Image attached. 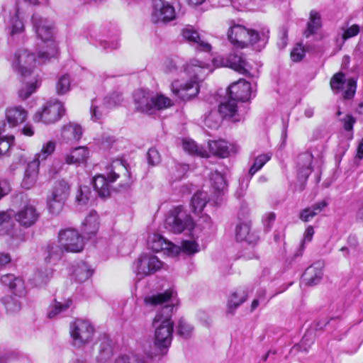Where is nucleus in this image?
I'll use <instances>...</instances> for the list:
<instances>
[{
  "label": "nucleus",
  "instance_id": "1",
  "mask_svg": "<svg viewBox=\"0 0 363 363\" xmlns=\"http://www.w3.org/2000/svg\"><path fill=\"white\" fill-rule=\"evenodd\" d=\"M167 74H177L179 78L171 84V90L174 96L186 101L196 96L199 91V82L207 74L208 65L194 59L187 62L183 68H179L177 63L167 60L164 63Z\"/></svg>",
  "mask_w": 363,
  "mask_h": 363
},
{
  "label": "nucleus",
  "instance_id": "2",
  "mask_svg": "<svg viewBox=\"0 0 363 363\" xmlns=\"http://www.w3.org/2000/svg\"><path fill=\"white\" fill-rule=\"evenodd\" d=\"M174 296L173 290H167L164 293L147 296L145 298L147 305L156 306L164 305L158 311L152 320L155 329L154 343L157 349L168 347L172 342L174 322L172 320L174 304L172 298Z\"/></svg>",
  "mask_w": 363,
  "mask_h": 363
},
{
  "label": "nucleus",
  "instance_id": "3",
  "mask_svg": "<svg viewBox=\"0 0 363 363\" xmlns=\"http://www.w3.org/2000/svg\"><path fill=\"white\" fill-rule=\"evenodd\" d=\"M38 57L37 60L35 55L30 50L20 48L10 58L13 71L24 78V85L18 93L22 99H28L40 84V79L36 70L37 64L44 63L52 57L46 52L39 51Z\"/></svg>",
  "mask_w": 363,
  "mask_h": 363
},
{
  "label": "nucleus",
  "instance_id": "4",
  "mask_svg": "<svg viewBox=\"0 0 363 363\" xmlns=\"http://www.w3.org/2000/svg\"><path fill=\"white\" fill-rule=\"evenodd\" d=\"M118 181L122 187L128 186L132 182L130 173L125 164L119 160L113 162L106 169V176L99 174L93 179L94 187L99 196L108 197L111 193V184Z\"/></svg>",
  "mask_w": 363,
  "mask_h": 363
},
{
  "label": "nucleus",
  "instance_id": "5",
  "mask_svg": "<svg viewBox=\"0 0 363 363\" xmlns=\"http://www.w3.org/2000/svg\"><path fill=\"white\" fill-rule=\"evenodd\" d=\"M84 246L83 237L77 230H62L58 234V243L52 242L48 245V256L45 259L50 262L59 260L65 252H79L83 250Z\"/></svg>",
  "mask_w": 363,
  "mask_h": 363
},
{
  "label": "nucleus",
  "instance_id": "6",
  "mask_svg": "<svg viewBox=\"0 0 363 363\" xmlns=\"http://www.w3.org/2000/svg\"><path fill=\"white\" fill-rule=\"evenodd\" d=\"M32 23L35 32L43 43L46 44L48 55L55 57L57 53L56 43L53 40L54 26L51 21L35 13L32 16Z\"/></svg>",
  "mask_w": 363,
  "mask_h": 363
},
{
  "label": "nucleus",
  "instance_id": "7",
  "mask_svg": "<svg viewBox=\"0 0 363 363\" xmlns=\"http://www.w3.org/2000/svg\"><path fill=\"white\" fill-rule=\"evenodd\" d=\"M228 36L229 40L234 45L243 48L250 45H255L259 42H266V36L259 34L251 29H248L242 25H234L228 30Z\"/></svg>",
  "mask_w": 363,
  "mask_h": 363
},
{
  "label": "nucleus",
  "instance_id": "8",
  "mask_svg": "<svg viewBox=\"0 0 363 363\" xmlns=\"http://www.w3.org/2000/svg\"><path fill=\"white\" fill-rule=\"evenodd\" d=\"M194 226L191 217L182 206H177L169 211L164 222L165 228L174 233L191 230Z\"/></svg>",
  "mask_w": 363,
  "mask_h": 363
},
{
  "label": "nucleus",
  "instance_id": "9",
  "mask_svg": "<svg viewBox=\"0 0 363 363\" xmlns=\"http://www.w3.org/2000/svg\"><path fill=\"white\" fill-rule=\"evenodd\" d=\"M69 333L73 345L80 347L92 340L94 329L89 321L77 319L70 324Z\"/></svg>",
  "mask_w": 363,
  "mask_h": 363
},
{
  "label": "nucleus",
  "instance_id": "10",
  "mask_svg": "<svg viewBox=\"0 0 363 363\" xmlns=\"http://www.w3.org/2000/svg\"><path fill=\"white\" fill-rule=\"evenodd\" d=\"M65 113L63 104L58 101H48L41 111H38L33 116V121L50 124L57 121Z\"/></svg>",
  "mask_w": 363,
  "mask_h": 363
},
{
  "label": "nucleus",
  "instance_id": "11",
  "mask_svg": "<svg viewBox=\"0 0 363 363\" xmlns=\"http://www.w3.org/2000/svg\"><path fill=\"white\" fill-rule=\"evenodd\" d=\"M162 266L163 263L156 256L143 254L135 262L133 269L136 274L142 278L155 273Z\"/></svg>",
  "mask_w": 363,
  "mask_h": 363
},
{
  "label": "nucleus",
  "instance_id": "12",
  "mask_svg": "<svg viewBox=\"0 0 363 363\" xmlns=\"http://www.w3.org/2000/svg\"><path fill=\"white\" fill-rule=\"evenodd\" d=\"M151 21L153 23L168 22L175 18L174 7L165 0H152Z\"/></svg>",
  "mask_w": 363,
  "mask_h": 363
},
{
  "label": "nucleus",
  "instance_id": "13",
  "mask_svg": "<svg viewBox=\"0 0 363 363\" xmlns=\"http://www.w3.org/2000/svg\"><path fill=\"white\" fill-rule=\"evenodd\" d=\"M206 148L208 152V157L215 155L222 158L237 153L240 149L238 145L228 143L224 140H209Z\"/></svg>",
  "mask_w": 363,
  "mask_h": 363
},
{
  "label": "nucleus",
  "instance_id": "14",
  "mask_svg": "<svg viewBox=\"0 0 363 363\" xmlns=\"http://www.w3.org/2000/svg\"><path fill=\"white\" fill-rule=\"evenodd\" d=\"M148 247L155 252L164 251L169 256L174 257L180 252V247L167 241L159 234H152L147 240Z\"/></svg>",
  "mask_w": 363,
  "mask_h": 363
},
{
  "label": "nucleus",
  "instance_id": "15",
  "mask_svg": "<svg viewBox=\"0 0 363 363\" xmlns=\"http://www.w3.org/2000/svg\"><path fill=\"white\" fill-rule=\"evenodd\" d=\"M330 86L333 91L336 93L346 87L343 97L345 99H351L355 94L357 82L354 79H349L346 81L345 74L342 72H338L332 77Z\"/></svg>",
  "mask_w": 363,
  "mask_h": 363
},
{
  "label": "nucleus",
  "instance_id": "16",
  "mask_svg": "<svg viewBox=\"0 0 363 363\" xmlns=\"http://www.w3.org/2000/svg\"><path fill=\"white\" fill-rule=\"evenodd\" d=\"M133 101L137 111L153 113V92L145 89L136 90L133 94Z\"/></svg>",
  "mask_w": 363,
  "mask_h": 363
},
{
  "label": "nucleus",
  "instance_id": "17",
  "mask_svg": "<svg viewBox=\"0 0 363 363\" xmlns=\"http://www.w3.org/2000/svg\"><path fill=\"white\" fill-rule=\"evenodd\" d=\"M222 65L230 67L242 74H248L251 69V65L242 52L230 53L225 59L223 60Z\"/></svg>",
  "mask_w": 363,
  "mask_h": 363
},
{
  "label": "nucleus",
  "instance_id": "18",
  "mask_svg": "<svg viewBox=\"0 0 363 363\" xmlns=\"http://www.w3.org/2000/svg\"><path fill=\"white\" fill-rule=\"evenodd\" d=\"M13 216L20 225L28 228L35 223L38 219L39 213L34 206L26 204L21 207Z\"/></svg>",
  "mask_w": 363,
  "mask_h": 363
},
{
  "label": "nucleus",
  "instance_id": "19",
  "mask_svg": "<svg viewBox=\"0 0 363 363\" xmlns=\"http://www.w3.org/2000/svg\"><path fill=\"white\" fill-rule=\"evenodd\" d=\"M229 97L237 101H246L250 99L252 89L249 82L239 79L228 87Z\"/></svg>",
  "mask_w": 363,
  "mask_h": 363
},
{
  "label": "nucleus",
  "instance_id": "20",
  "mask_svg": "<svg viewBox=\"0 0 363 363\" xmlns=\"http://www.w3.org/2000/svg\"><path fill=\"white\" fill-rule=\"evenodd\" d=\"M182 35L185 40L196 45L197 49L204 52L211 51V45L201 37L194 27L188 26L184 28Z\"/></svg>",
  "mask_w": 363,
  "mask_h": 363
},
{
  "label": "nucleus",
  "instance_id": "21",
  "mask_svg": "<svg viewBox=\"0 0 363 363\" xmlns=\"http://www.w3.org/2000/svg\"><path fill=\"white\" fill-rule=\"evenodd\" d=\"M5 118L11 128L24 123L28 118V111L21 106H12L6 108Z\"/></svg>",
  "mask_w": 363,
  "mask_h": 363
},
{
  "label": "nucleus",
  "instance_id": "22",
  "mask_svg": "<svg viewBox=\"0 0 363 363\" xmlns=\"http://www.w3.org/2000/svg\"><path fill=\"white\" fill-rule=\"evenodd\" d=\"M89 157V150L85 146H79L72 149L65 156V161L68 164L79 165L86 162Z\"/></svg>",
  "mask_w": 363,
  "mask_h": 363
},
{
  "label": "nucleus",
  "instance_id": "23",
  "mask_svg": "<svg viewBox=\"0 0 363 363\" xmlns=\"http://www.w3.org/2000/svg\"><path fill=\"white\" fill-rule=\"evenodd\" d=\"M83 134V130L80 125L74 123H69L65 125L62 129V138L66 142L79 141Z\"/></svg>",
  "mask_w": 363,
  "mask_h": 363
},
{
  "label": "nucleus",
  "instance_id": "24",
  "mask_svg": "<svg viewBox=\"0 0 363 363\" xmlns=\"http://www.w3.org/2000/svg\"><path fill=\"white\" fill-rule=\"evenodd\" d=\"M39 166L37 161H31L28 163L21 184L24 189H29L35 184L38 176Z\"/></svg>",
  "mask_w": 363,
  "mask_h": 363
},
{
  "label": "nucleus",
  "instance_id": "25",
  "mask_svg": "<svg viewBox=\"0 0 363 363\" xmlns=\"http://www.w3.org/2000/svg\"><path fill=\"white\" fill-rule=\"evenodd\" d=\"M323 277V265L316 263L309 267L303 274V281L306 285L313 286L318 284Z\"/></svg>",
  "mask_w": 363,
  "mask_h": 363
},
{
  "label": "nucleus",
  "instance_id": "26",
  "mask_svg": "<svg viewBox=\"0 0 363 363\" xmlns=\"http://www.w3.org/2000/svg\"><path fill=\"white\" fill-rule=\"evenodd\" d=\"M99 228V216L96 211H92L82 223V231L88 238L94 235Z\"/></svg>",
  "mask_w": 363,
  "mask_h": 363
},
{
  "label": "nucleus",
  "instance_id": "27",
  "mask_svg": "<svg viewBox=\"0 0 363 363\" xmlns=\"http://www.w3.org/2000/svg\"><path fill=\"white\" fill-rule=\"evenodd\" d=\"M2 284L8 286L16 294L21 296L25 293V285L23 281L13 274H6L1 279Z\"/></svg>",
  "mask_w": 363,
  "mask_h": 363
},
{
  "label": "nucleus",
  "instance_id": "28",
  "mask_svg": "<svg viewBox=\"0 0 363 363\" xmlns=\"http://www.w3.org/2000/svg\"><path fill=\"white\" fill-rule=\"evenodd\" d=\"M313 156L309 152L301 154L298 157V177L306 179L312 172Z\"/></svg>",
  "mask_w": 363,
  "mask_h": 363
},
{
  "label": "nucleus",
  "instance_id": "29",
  "mask_svg": "<svg viewBox=\"0 0 363 363\" xmlns=\"http://www.w3.org/2000/svg\"><path fill=\"white\" fill-rule=\"evenodd\" d=\"M219 113L223 118H234V121H239L238 116V106L236 101L232 98L225 99L218 107Z\"/></svg>",
  "mask_w": 363,
  "mask_h": 363
},
{
  "label": "nucleus",
  "instance_id": "30",
  "mask_svg": "<svg viewBox=\"0 0 363 363\" xmlns=\"http://www.w3.org/2000/svg\"><path fill=\"white\" fill-rule=\"evenodd\" d=\"M70 194V185L65 179L56 181L48 195L67 201Z\"/></svg>",
  "mask_w": 363,
  "mask_h": 363
},
{
  "label": "nucleus",
  "instance_id": "31",
  "mask_svg": "<svg viewBox=\"0 0 363 363\" xmlns=\"http://www.w3.org/2000/svg\"><path fill=\"white\" fill-rule=\"evenodd\" d=\"M72 304V300L69 298L63 301L55 300L48 308L47 316L54 318L57 315L66 311Z\"/></svg>",
  "mask_w": 363,
  "mask_h": 363
},
{
  "label": "nucleus",
  "instance_id": "32",
  "mask_svg": "<svg viewBox=\"0 0 363 363\" xmlns=\"http://www.w3.org/2000/svg\"><path fill=\"white\" fill-rule=\"evenodd\" d=\"M248 296V291L244 289H239L234 291L230 296L228 307L230 313L234 311L244 303Z\"/></svg>",
  "mask_w": 363,
  "mask_h": 363
},
{
  "label": "nucleus",
  "instance_id": "33",
  "mask_svg": "<svg viewBox=\"0 0 363 363\" xmlns=\"http://www.w3.org/2000/svg\"><path fill=\"white\" fill-rule=\"evenodd\" d=\"M182 147L185 152L191 155H196L201 157H208L207 149L203 146L198 145L191 139H184Z\"/></svg>",
  "mask_w": 363,
  "mask_h": 363
},
{
  "label": "nucleus",
  "instance_id": "34",
  "mask_svg": "<svg viewBox=\"0 0 363 363\" xmlns=\"http://www.w3.org/2000/svg\"><path fill=\"white\" fill-rule=\"evenodd\" d=\"M109 111V108H107L104 99H95L92 101L91 106V117L93 121H99Z\"/></svg>",
  "mask_w": 363,
  "mask_h": 363
},
{
  "label": "nucleus",
  "instance_id": "35",
  "mask_svg": "<svg viewBox=\"0 0 363 363\" xmlns=\"http://www.w3.org/2000/svg\"><path fill=\"white\" fill-rule=\"evenodd\" d=\"M92 273L91 267L86 262H82L74 267L72 275L76 281L84 282L91 277Z\"/></svg>",
  "mask_w": 363,
  "mask_h": 363
},
{
  "label": "nucleus",
  "instance_id": "36",
  "mask_svg": "<svg viewBox=\"0 0 363 363\" xmlns=\"http://www.w3.org/2000/svg\"><path fill=\"white\" fill-rule=\"evenodd\" d=\"M113 347L108 340H104L99 345V354L96 356L98 363H106L113 356Z\"/></svg>",
  "mask_w": 363,
  "mask_h": 363
},
{
  "label": "nucleus",
  "instance_id": "37",
  "mask_svg": "<svg viewBox=\"0 0 363 363\" xmlns=\"http://www.w3.org/2000/svg\"><path fill=\"white\" fill-rule=\"evenodd\" d=\"M56 143L53 140H49L43 143L41 150L36 153L33 161H37L40 165L41 162L46 160L54 152Z\"/></svg>",
  "mask_w": 363,
  "mask_h": 363
},
{
  "label": "nucleus",
  "instance_id": "38",
  "mask_svg": "<svg viewBox=\"0 0 363 363\" xmlns=\"http://www.w3.org/2000/svg\"><path fill=\"white\" fill-rule=\"evenodd\" d=\"M208 201V195L204 191H198L193 196L191 206L193 211L199 213L202 211Z\"/></svg>",
  "mask_w": 363,
  "mask_h": 363
},
{
  "label": "nucleus",
  "instance_id": "39",
  "mask_svg": "<svg viewBox=\"0 0 363 363\" xmlns=\"http://www.w3.org/2000/svg\"><path fill=\"white\" fill-rule=\"evenodd\" d=\"M321 26V18L320 14L315 11L310 13L309 21L307 23V28L304 32L306 37H309L318 30Z\"/></svg>",
  "mask_w": 363,
  "mask_h": 363
},
{
  "label": "nucleus",
  "instance_id": "40",
  "mask_svg": "<svg viewBox=\"0 0 363 363\" xmlns=\"http://www.w3.org/2000/svg\"><path fill=\"white\" fill-rule=\"evenodd\" d=\"M173 105L172 101L162 94L153 92V113L155 111H160L171 107Z\"/></svg>",
  "mask_w": 363,
  "mask_h": 363
},
{
  "label": "nucleus",
  "instance_id": "41",
  "mask_svg": "<svg viewBox=\"0 0 363 363\" xmlns=\"http://www.w3.org/2000/svg\"><path fill=\"white\" fill-rule=\"evenodd\" d=\"M210 179L211 182L212 187L218 194L223 193L227 187L225 179L223 174L220 172L215 171L211 173Z\"/></svg>",
  "mask_w": 363,
  "mask_h": 363
},
{
  "label": "nucleus",
  "instance_id": "42",
  "mask_svg": "<svg viewBox=\"0 0 363 363\" xmlns=\"http://www.w3.org/2000/svg\"><path fill=\"white\" fill-rule=\"evenodd\" d=\"M52 276V270L50 268L45 267L38 270L33 277L36 286H40L46 284Z\"/></svg>",
  "mask_w": 363,
  "mask_h": 363
},
{
  "label": "nucleus",
  "instance_id": "43",
  "mask_svg": "<svg viewBox=\"0 0 363 363\" xmlns=\"http://www.w3.org/2000/svg\"><path fill=\"white\" fill-rule=\"evenodd\" d=\"M65 202L66 201L48 195V208L49 212L53 215H58L62 211Z\"/></svg>",
  "mask_w": 363,
  "mask_h": 363
},
{
  "label": "nucleus",
  "instance_id": "44",
  "mask_svg": "<svg viewBox=\"0 0 363 363\" xmlns=\"http://www.w3.org/2000/svg\"><path fill=\"white\" fill-rule=\"evenodd\" d=\"M71 89V78L68 74L61 76L56 83V91L59 95H63Z\"/></svg>",
  "mask_w": 363,
  "mask_h": 363
},
{
  "label": "nucleus",
  "instance_id": "45",
  "mask_svg": "<svg viewBox=\"0 0 363 363\" xmlns=\"http://www.w3.org/2000/svg\"><path fill=\"white\" fill-rule=\"evenodd\" d=\"M6 125L3 124L2 127H0V133L5 130ZM14 141V137L13 135L9 136H1L0 135V156L5 155L10 150L13 143Z\"/></svg>",
  "mask_w": 363,
  "mask_h": 363
},
{
  "label": "nucleus",
  "instance_id": "46",
  "mask_svg": "<svg viewBox=\"0 0 363 363\" xmlns=\"http://www.w3.org/2000/svg\"><path fill=\"white\" fill-rule=\"evenodd\" d=\"M7 313H14L21 310V305L16 296H7L3 298Z\"/></svg>",
  "mask_w": 363,
  "mask_h": 363
},
{
  "label": "nucleus",
  "instance_id": "47",
  "mask_svg": "<svg viewBox=\"0 0 363 363\" xmlns=\"http://www.w3.org/2000/svg\"><path fill=\"white\" fill-rule=\"evenodd\" d=\"M114 363H147V359L138 354L130 353L118 357Z\"/></svg>",
  "mask_w": 363,
  "mask_h": 363
},
{
  "label": "nucleus",
  "instance_id": "48",
  "mask_svg": "<svg viewBox=\"0 0 363 363\" xmlns=\"http://www.w3.org/2000/svg\"><path fill=\"white\" fill-rule=\"evenodd\" d=\"M272 157L271 153L262 154L257 156L249 170V173L252 176L259 170Z\"/></svg>",
  "mask_w": 363,
  "mask_h": 363
},
{
  "label": "nucleus",
  "instance_id": "49",
  "mask_svg": "<svg viewBox=\"0 0 363 363\" xmlns=\"http://www.w3.org/2000/svg\"><path fill=\"white\" fill-rule=\"evenodd\" d=\"M235 236L238 240L250 242V226L247 223H240L235 228Z\"/></svg>",
  "mask_w": 363,
  "mask_h": 363
},
{
  "label": "nucleus",
  "instance_id": "50",
  "mask_svg": "<svg viewBox=\"0 0 363 363\" xmlns=\"http://www.w3.org/2000/svg\"><path fill=\"white\" fill-rule=\"evenodd\" d=\"M12 215L11 211L0 213V233H6L12 227Z\"/></svg>",
  "mask_w": 363,
  "mask_h": 363
},
{
  "label": "nucleus",
  "instance_id": "51",
  "mask_svg": "<svg viewBox=\"0 0 363 363\" xmlns=\"http://www.w3.org/2000/svg\"><path fill=\"white\" fill-rule=\"evenodd\" d=\"M24 30V25L20 20L18 16V11H16V15L11 19V26L9 27V32L11 35L21 33Z\"/></svg>",
  "mask_w": 363,
  "mask_h": 363
},
{
  "label": "nucleus",
  "instance_id": "52",
  "mask_svg": "<svg viewBox=\"0 0 363 363\" xmlns=\"http://www.w3.org/2000/svg\"><path fill=\"white\" fill-rule=\"evenodd\" d=\"M104 101L107 106V108L111 110L118 106L122 103L123 98L121 94L118 93H113L109 96L106 97Z\"/></svg>",
  "mask_w": 363,
  "mask_h": 363
},
{
  "label": "nucleus",
  "instance_id": "53",
  "mask_svg": "<svg viewBox=\"0 0 363 363\" xmlns=\"http://www.w3.org/2000/svg\"><path fill=\"white\" fill-rule=\"evenodd\" d=\"M180 247V251L182 250L185 253L191 255L199 251V244L194 240H185L182 242V247Z\"/></svg>",
  "mask_w": 363,
  "mask_h": 363
},
{
  "label": "nucleus",
  "instance_id": "54",
  "mask_svg": "<svg viewBox=\"0 0 363 363\" xmlns=\"http://www.w3.org/2000/svg\"><path fill=\"white\" fill-rule=\"evenodd\" d=\"M341 29L342 30V38L344 40L357 35L360 30L359 26L357 24H353L350 26L342 27Z\"/></svg>",
  "mask_w": 363,
  "mask_h": 363
},
{
  "label": "nucleus",
  "instance_id": "55",
  "mask_svg": "<svg viewBox=\"0 0 363 363\" xmlns=\"http://www.w3.org/2000/svg\"><path fill=\"white\" fill-rule=\"evenodd\" d=\"M193 332V328L184 320H180L178 325V333L184 338L189 337Z\"/></svg>",
  "mask_w": 363,
  "mask_h": 363
},
{
  "label": "nucleus",
  "instance_id": "56",
  "mask_svg": "<svg viewBox=\"0 0 363 363\" xmlns=\"http://www.w3.org/2000/svg\"><path fill=\"white\" fill-rule=\"evenodd\" d=\"M149 164L155 166L160 163L161 157L158 150L155 148H150L147 154Z\"/></svg>",
  "mask_w": 363,
  "mask_h": 363
},
{
  "label": "nucleus",
  "instance_id": "57",
  "mask_svg": "<svg viewBox=\"0 0 363 363\" xmlns=\"http://www.w3.org/2000/svg\"><path fill=\"white\" fill-rule=\"evenodd\" d=\"M305 57V50L301 45H297L291 52V58L294 62H299Z\"/></svg>",
  "mask_w": 363,
  "mask_h": 363
},
{
  "label": "nucleus",
  "instance_id": "58",
  "mask_svg": "<svg viewBox=\"0 0 363 363\" xmlns=\"http://www.w3.org/2000/svg\"><path fill=\"white\" fill-rule=\"evenodd\" d=\"M314 235L313 228L311 225L308 226L305 230L303 235V239L301 243V248L299 249V253L297 255L298 256L302 255L303 250H304V244L306 242H309L312 240L313 236Z\"/></svg>",
  "mask_w": 363,
  "mask_h": 363
},
{
  "label": "nucleus",
  "instance_id": "59",
  "mask_svg": "<svg viewBox=\"0 0 363 363\" xmlns=\"http://www.w3.org/2000/svg\"><path fill=\"white\" fill-rule=\"evenodd\" d=\"M216 116V113L212 112L209 113L205 118V124L211 128H217L219 126L220 120Z\"/></svg>",
  "mask_w": 363,
  "mask_h": 363
},
{
  "label": "nucleus",
  "instance_id": "60",
  "mask_svg": "<svg viewBox=\"0 0 363 363\" xmlns=\"http://www.w3.org/2000/svg\"><path fill=\"white\" fill-rule=\"evenodd\" d=\"M89 194L90 191L88 187L84 186V188H81L77 196V201L79 204H86L89 199Z\"/></svg>",
  "mask_w": 363,
  "mask_h": 363
},
{
  "label": "nucleus",
  "instance_id": "61",
  "mask_svg": "<svg viewBox=\"0 0 363 363\" xmlns=\"http://www.w3.org/2000/svg\"><path fill=\"white\" fill-rule=\"evenodd\" d=\"M315 216V212L313 211L311 207L303 209L299 216L300 219L303 222H308Z\"/></svg>",
  "mask_w": 363,
  "mask_h": 363
},
{
  "label": "nucleus",
  "instance_id": "62",
  "mask_svg": "<svg viewBox=\"0 0 363 363\" xmlns=\"http://www.w3.org/2000/svg\"><path fill=\"white\" fill-rule=\"evenodd\" d=\"M11 191L9 182L6 179H0V199Z\"/></svg>",
  "mask_w": 363,
  "mask_h": 363
},
{
  "label": "nucleus",
  "instance_id": "63",
  "mask_svg": "<svg viewBox=\"0 0 363 363\" xmlns=\"http://www.w3.org/2000/svg\"><path fill=\"white\" fill-rule=\"evenodd\" d=\"M343 125L345 130L350 131L353 128V125L355 123V119L351 115H347L343 119Z\"/></svg>",
  "mask_w": 363,
  "mask_h": 363
},
{
  "label": "nucleus",
  "instance_id": "64",
  "mask_svg": "<svg viewBox=\"0 0 363 363\" xmlns=\"http://www.w3.org/2000/svg\"><path fill=\"white\" fill-rule=\"evenodd\" d=\"M328 206V202L325 200L317 202L311 207L313 211L315 212V216L320 213Z\"/></svg>",
  "mask_w": 363,
  "mask_h": 363
}]
</instances>
